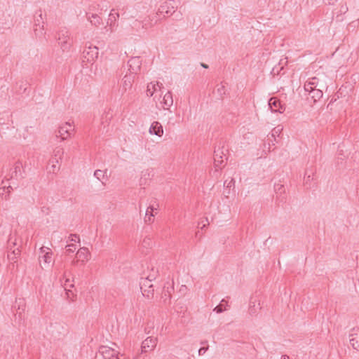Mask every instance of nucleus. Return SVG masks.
<instances>
[{
	"label": "nucleus",
	"instance_id": "nucleus-1",
	"mask_svg": "<svg viewBox=\"0 0 359 359\" xmlns=\"http://www.w3.org/2000/svg\"><path fill=\"white\" fill-rule=\"evenodd\" d=\"M34 27V31L36 36L38 38H43L45 36V32L44 21L41 11H39L36 13Z\"/></svg>",
	"mask_w": 359,
	"mask_h": 359
},
{
	"label": "nucleus",
	"instance_id": "nucleus-2",
	"mask_svg": "<svg viewBox=\"0 0 359 359\" xmlns=\"http://www.w3.org/2000/svg\"><path fill=\"white\" fill-rule=\"evenodd\" d=\"M58 41L61 48L63 50H68L72 43L69 31L66 28H62L58 32Z\"/></svg>",
	"mask_w": 359,
	"mask_h": 359
},
{
	"label": "nucleus",
	"instance_id": "nucleus-3",
	"mask_svg": "<svg viewBox=\"0 0 359 359\" xmlns=\"http://www.w3.org/2000/svg\"><path fill=\"white\" fill-rule=\"evenodd\" d=\"M98 48L95 46H86L82 55L83 62H93L98 57Z\"/></svg>",
	"mask_w": 359,
	"mask_h": 359
},
{
	"label": "nucleus",
	"instance_id": "nucleus-4",
	"mask_svg": "<svg viewBox=\"0 0 359 359\" xmlns=\"http://www.w3.org/2000/svg\"><path fill=\"white\" fill-rule=\"evenodd\" d=\"M151 280L144 278L140 282V289L143 296L151 298L154 295V286L151 284Z\"/></svg>",
	"mask_w": 359,
	"mask_h": 359
},
{
	"label": "nucleus",
	"instance_id": "nucleus-5",
	"mask_svg": "<svg viewBox=\"0 0 359 359\" xmlns=\"http://www.w3.org/2000/svg\"><path fill=\"white\" fill-rule=\"evenodd\" d=\"M99 353L104 359H120L118 351L107 346H102L99 348Z\"/></svg>",
	"mask_w": 359,
	"mask_h": 359
},
{
	"label": "nucleus",
	"instance_id": "nucleus-6",
	"mask_svg": "<svg viewBox=\"0 0 359 359\" xmlns=\"http://www.w3.org/2000/svg\"><path fill=\"white\" fill-rule=\"evenodd\" d=\"M74 130V126L69 122H66L59 127L57 137H60L62 140H65L70 137L72 131Z\"/></svg>",
	"mask_w": 359,
	"mask_h": 359
},
{
	"label": "nucleus",
	"instance_id": "nucleus-7",
	"mask_svg": "<svg viewBox=\"0 0 359 359\" xmlns=\"http://www.w3.org/2000/svg\"><path fill=\"white\" fill-rule=\"evenodd\" d=\"M175 4L173 0H167L160 6L158 12L160 14L172 15L175 13Z\"/></svg>",
	"mask_w": 359,
	"mask_h": 359
},
{
	"label": "nucleus",
	"instance_id": "nucleus-8",
	"mask_svg": "<svg viewBox=\"0 0 359 359\" xmlns=\"http://www.w3.org/2000/svg\"><path fill=\"white\" fill-rule=\"evenodd\" d=\"M128 65L129 67V74L135 75L137 74L138 72L140 70L142 60L139 57H133L128 60Z\"/></svg>",
	"mask_w": 359,
	"mask_h": 359
},
{
	"label": "nucleus",
	"instance_id": "nucleus-9",
	"mask_svg": "<svg viewBox=\"0 0 359 359\" xmlns=\"http://www.w3.org/2000/svg\"><path fill=\"white\" fill-rule=\"evenodd\" d=\"M24 177V169L22 163L20 161L16 162L11 170V179L20 180Z\"/></svg>",
	"mask_w": 359,
	"mask_h": 359
},
{
	"label": "nucleus",
	"instance_id": "nucleus-10",
	"mask_svg": "<svg viewBox=\"0 0 359 359\" xmlns=\"http://www.w3.org/2000/svg\"><path fill=\"white\" fill-rule=\"evenodd\" d=\"M159 12L150 14L147 18H145L142 22V28L148 29L155 25L159 20Z\"/></svg>",
	"mask_w": 359,
	"mask_h": 359
},
{
	"label": "nucleus",
	"instance_id": "nucleus-11",
	"mask_svg": "<svg viewBox=\"0 0 359 359\" xmlns=\"http://www.w3.org/2000/svg\"><path fill=\"white\" fill-rule=\"evenodd\" d=\"M76 257H78L79 259L77 261L73 260L72 262V264L73 265L76 264L78 261L85 262L89 260L90 258V252H89L87 248L83 247L78 250L76 252Z\"/></svg>",
	"mask_w": 359,
	"mask_h": 359
},
{
	"label": "nucleus",
	"instance_id": "nucleus-12",
	"mask_svg": "<svg viewBox=\"0 0 359 359\" xmlns=\"http://www.w3.org/2000/svg\"><path fill=\"white\" fill-rule=\"evenodd\" d=\"M53 252L51 250L48 248L43 246L40 248V260L42 259L44 264H50L53 262L52 258Z\"/></svg>",
	"mask_w": 359,
	"mask_h": 359
},
{
	"label": "nucleus",
	"instance_id": "nucleus-13",
	"mask_svg": "<svg viewBox=\"0 0 359 359\" xmlns=\"http://www.w3.org/2000/svg\"><path fill=\"white\" fill-rule=\"evenodd\" d=\"M157 344V339L154 337H147L142 343V351L148 352L149 351L153 350Z\"/></svg>",
	"mask_w": 359,
	"mask_h": 359
},
{
	"label": "nucleus",
	"instance_id": "nucleus-14",
	"mask_svg": "<svg viewBox=\"0 0 359 359\" xmlns=\"http://www.w3.org/2000/svg\"><path fill=\"white\" fill-rule=\"evenodd\" d=\"M135 75L131 74H126L122 79L121 83V89L123 92H126L127 90L130 89L134 81Z\"/></svg>",
	"mask_w": 359,
	"mask_h": 359
},
{
	"label": "nucleus",
	"instance_id": "nucleus-15",
	"mask_svg": "<svg viewBox=\"0 0 359 359\" xmlns=\"http://www.w3.org/2000/svg\"><path fill=\"white\" fill-rule=\"evenodd\" d=\"M268 104L272 112L283 113L285 111V107L281 104L280 100L275 97L270 98Z\"/></svg>",
	"mask_w": 359,
	"mask_h": 359
},
{
	"label": "nucleus",
	"instance_id": "nucleus-16",
	"mask_svg": "<svg viewBox=\"0 0 359 359\" xmlns=\"http://www.w3.org/2000/svg\"><path fill=\"white\" fill-rule=\"evenodd\" d=\"M162 108L165 110L170 111V107L173 104L172 95L170 91H168L163 97V100L161 102Z\"/></svg>",
	"mask_w": 359,
	"mask_h": 359
},
{
	"label": "nucleus",
	"instance_id": "nucleus-17",
	"mask_svg": "<svg viewBox=\"0 0 359 359\" xmlns=\"http://www.w3.org/2000/svg\"><path fill=\"white\" fill-rule=\"evenodd\" d=\"M149 132L151 135H155L161 137L163 134V130L161 124L158 121L151 123Z\"/></svg>",
	"mask_w": 359,
	"mask_h": 359
},
{
	"label": "nucleus",
	"instance_id": "nucleus-18",
	"mask_svg": "<svg viewBox=\"0 0 359 359\" xmlns=\"http://www.w3.org/2000/svg\"><path fill=\"white\" fill-rule=\"evenodd\" d=\"M317 87H322V85L320 84L319 79L316 77L310 79L304 84L305 90H311L313 88H317Z\"/></svg>",
	"mask_w": 359,
	"mask_h": 359
},
{
	"label": "nucleus",
	"instance_id": "nucleus-19",
	"mask_svg": "<svg viewBox=\"0 0 359 359\" xmlns=\"http://www.w3.org/2000/svg\"><path fill=\"white\" fill-rule=\"evenodd\" d=\"M163 88V84L159 82H151L147 85V95L149 97L153 96L154 93L157 91L158 88L161 90Z\"/></svg>",
	"mask_w": 359,
	"mask_h": 359
},
{
	"label": "nucleus",
	"instance_id": "nucleus-20",
	"mask_svg": "<svg viewBox=\"0 0 359 359\" xmlns=\"http://www.w3.org/2000/svg\"><path fill=\"white\" fill-rule=\"evenodd\" d=\"M88 20L95 26H99L102 23V18L97 14L87 13Z\"/></svg>",
	"mask_w": 359,
	"mask_h": 359
},
{
	"label": "nucleus",
	"instance_id": "nucleus-21",
	"mask_svg": "<svg viewBox=\"0 0 359 359\" xmlns=\"http://www.w3.org/2000/svg\"><path fill=\"white\" fill-rule=\"evenodd\" d=\"M309 93L311 97L313 100V102H316L317 100H320L323 97V90L320 88H313L311 90H306Z\"/></svg>",
	"mask_w": 359,
	"mask_h": 359
},
{
	"label": "nucleus",
	"instance_id": "nucleus-22",
	"mask_svg": "<svg viewBox=\"0 0 359 359\" xmlns=\"http://www.w3.org/2000/svg\"><path fill=\"white\" fill-rule=\"evenodd\" d=\"M20 250H19L18 248H14L13 249H12V248L11 247L10 250L8 251V253L7 255L8 259L10 261L15 262V259L20 255Z\"/></svg>",
	"mask_w": 359,
	"mask_h": 359
},
{
	"label": "nucleus",
	"instance_id": "nucleus-23",
	"mask_svg": "<svg viewBox=\"0 0 359 359\" xmlns=\"http://www.w3.org/2000/svg\"><path fill=\"white\" fill-rule=\"evenodd\" d=\"M113 11L114 10H111L108 19V25L110 26L111 30L115 26L117 19L119 18V14L118 13H114Z\"/></svg>",
	"mask_w": 359,
	"mask_h": 359
},
{
	"label": "nucleus",
	"instance_id": "nucleus-24",
	"mask_svg": "<svg viewBox=\"0 0 359 359\" xmlns=\"http://www.w3.org/2000/svg\"><path fill=\"white\" fill-rule=\"evenodd\" d=\"M15 308H17V310L19 311V314H21V311H24L25 309V302L24 299H18L15 302Z\"/></svg>",
	"mask_w": 359,
	"mask_h": 359
},
{
	"label": "nucleus",
	"instance_id": "nucleus-25",
	"mask_svg": "<svg viewBox=\"0 0 359 359\" xmlns=\"http://www.w3.org/2000/svg\"><path fill=\"white\" fill-rule=\"evenodd\" d=\"M226 306H227V302L224 299H222L220 304L215 307L213 311L216 312L217 313H222L226 309Z\"/></svg>",
	"mask_w": 359,
	"mask_h": 359
},
{
	"label": "nucleus",
	"instance_id": "nucleus-26",
	"mask_svg": "<svg viewBox=\"0 0 359 359\" xmlns=\"http://www.w3.org/2000/svg\"><path fill=\"white\" fill-rule=\"evenodd\" d=\"M53 154H54V157L55 158V162L56 163H59V160H61L62 159V156L64 154V150L62 148H60V147H57L54 151H53Z\"/></svg>",
	"mask_w": 359,
	"mask_h": 359
},
{
	"label": "nucleus",
	"instance_id": "nucleus-27",
	"mask_svg": "<svg viewBox=\"0 0 359 359\" xmlns=\"http://www.w3.org/2000/svg\"><path fill=\"white\" fill-rule=\"evenodd\" d=\"M1 187H0V195H4L6 190V192L10 193L11 190L13 189L12 187L9 184L7 185L4 181H2Z\"/></svg>",
	"mask_w": 359,
	"mask_h": 359
},
{
	"label": "nucleus",
	"instance_id": "nucleus-28",
	"mask_svg": "<svg viewBox=\"0 0 359 359\" xmlns=\"http://www.w3.org/2000/svg\"><path fill=\"white\" fill-rule=\"evenodd\" d=\"M158 270L155 269L154 267L151 268V273L147 276V279L152 281L156 279L158 275Z\"/></svg>",
	"mask_w": 359,
	"mask_h": 359
},
{
	"label": "nucleus",
	"instance_id": "nucleus-29",
	"mask_svg": "<svg viewBox=\"0 0 359 359\" xmlns=\"http://www.w3.org/2000/svg\"><path fill=\"white\" fill-rule=\"evenodd\" d=\"M283 128L280 126H278L274 128L271 131V137L274 138V141H276V136H278L281 133Z\"/></svg>",
	"mask_w": 359,
	"mask_h": 359
},
{
	"label": "nucleus",
	"instance_id": "nucleus-30",
	"mask_svg": "<svg viewBox=\"0 0 359 359\" xmlns=\"http://www.w3.org/2000/svg\"><path fill=\"white\" fill-rule=\"evenodd\" d=\"M66 276H67V272H66V271H65L63 272V277L65 278V283H62L64 288L65 289V287H67V289H69V287H73L74 285L70 283L69 279L67 278Z\"/></svg>",
	"mask_w": 359,
	"mask_h": 359
},
{
	"label": "nucleus",
	"instance_id": "nucleus-31",
	"mask_svg": "<svg viewBox=\"0 0 359 359\" xmlns=\"http://www.w3.org/2000/svg\"><path fill=\"white\" fill-rule=\"evenodd\" d=\"M358 337L350 338V343L354 349L358 350L359 348V341L357 339Z\"/></svg>",
	"mask_w": 359,
	"mask_h": 359
},
{
	"label": "nucleus",
	"instance_id": "nucleus-32",
	"mask_svg": "<svg viewBox=\"0 0 359 359\" xmlns=\"http://www.w3.org/2000/svg\"><path fill=\"white\" fill-rule=\"evenodd\" d=\"M274 189L276 193L278 194H282L285 192V188L284 186L280 184H276L274 185Z\"/></svg>",
	"mask_w": 359,
	"mask_h": 359
},
{
	"label": "nucleus",
	"instance_id": "nucleus-33",
	"mask_svg": "<svg viewBox=\"0 0 359 359\" xmlns=\"http://www.w3.org/2000/svg\"><path fill=\"white\" fill-rule=\"evenodd\" d=\"M104 173L101 170H96L94 172V176L99 180H101V177H104Z\"/></svg>",
	"mask_w": 359,
	"mask_h": 359
},
{
	"label": "nucleus",
	"instance_id": "nucleus-34",
	"mask_svg": "<svg viewBox=\"0 0 359 359\" xmlns=\"http://www.w3.org/2000/svg\"><path fill=\"white\" fill-rule=\"evenodd\" d=\"M217 93L219 95H222L223 94H225V87L223 85H221L217 87Z\"/></svg>",
	"mask_w": 359,
	"mask_h": 359
},
{
	"label": "nucleus",
	"instance_id": "nucleus-35",
	"mask_svg": "<svg viewBox=\"0 0 359 359\" xmlns=\"http://www.w3.org/2000/svg\"><path fill=\"white\" fill-rule=\"evenodd\" d=\"M65 291H66V294H67V299L73 301L72 291L70 289H67V287H65Z\"/></svg>",
	"mask_w": 359,
	"mask_h": 359
},
{
	"label": "nucleus",
	"instance_id": "nucleus-36",
	"mask_svg": "<svg viewBox=\"0 0 359 359\" xmlns=\"http://www.w3.org/2000/svg\"><path fill=\"white\" fill-rule=\"evenodd\" d=\"M67 251L69 252H73L76 250V245L74 244H69L66 246Z\"/></svg>",
	"mask_w": 359,
	"mask_h": 359
},
{
	"label": "nucleus",
	"instance_id": "nucleus-37",
	"mask_svg": "<svg viewBox=\"0 0 359 359\" xmlns=\"http://www.w3.org/2000/svg\"><path fill=\"white\" fill-rule=\"evenodd\" d=\"M69 241L72 242H79V237L76 234H71L69 236Z\"/></svg>",
	"mask_w": 359,
	"mask_h": 359
},
{
	"label": "nucleus",
	"instance_id": "nucleus-38",
	"mask_svg": "<svg viewBox=\"0 0 359 359\" xmlns=\"http://www.w3.org/2000/svg\"><path fill=\"white\" fill-rule=\"evenodd\" d=\"M208 348H209L208 346H207L206 347H201L198 350V355H203L208 350Z\"/></svg>",
	"mask_w": 359,
	"mask_h": 359
},
{
	"label": "nucleus",
	"instance_id": "nucleus-39",
	"mask_svg": "<svg viewBox=\"0 0 359 359\" xmlns=\"http://www.w3.org/2000/svg\"><path fill=\"white\" fill-rule=\"evenodd\" d=\"M149 210L153 212L154 210H157V208L154 207V205H149L147 209L146 216L149 215Z\"/></svg>",
	"mask_w": 359,
	"mask_h": 359
},
{
	"label": "nucleus",
	"instance_id": "nucleus-40",
	"mask_svg": "<svg viewBox=\"0 0 359 359\" xmlns=\"http://www.w3.org/2000/svg\"><path fill=\"white\" fill-rule=\"evenodd\" d=\"M154 216V215L153 213H151L149 215H148L147 216L145 217V221L146 222H152V217Z\"/></svg>",
	"mask_w": 359,
	"mask_h": 359
},
{
	"label": "nucleus",
	"instance_id": "nucleus-41",
	"mask_svg": "<svg viewBox=\"0 0 359 359\" xmlns=\"http://www.w3.org/2000/svg\"><path fill=\"white\" fill-rule=\"evenodd\" d=\"M215 153H216V151H215ZM218 156V154H215V165L216 166H219V165L222 163V161H220L219 159H217V157Z\"/></svg>",
	"mask_w": 359,
	"mask_h": 359
},
{
	"label": "nucleus",
	"instance_id": "nucleus-42",
	"mask_svg": "<svg viewBox=\"0 0 359 359\" xmlns=\"http://www.w3.org/2000/svg\"><path fill=\"white\" fill-rule=\"evenodd\" d=\"M50 162H51V163H52V167H53V171H54V170H55V167H56V165H55V164L57 163L55 162V158H53L50 160Z\"/></svg>",
	"mask_w": 359,
	"mask_h": 359
},
{
	"label": "nucleus",
	"instance_id": "nucleus-43",
	"mask_svg": "<svg viewBox=\"0 0 359 359\" xmlns=\"http://www.w3.org/2000/svg\"><path fill=\"white\" fill-rule=\"evenodd\" d=\"M233 183H234V180H233V179H231V180L229 181V182H228V183H227V182H226V181H225L224 184V185H226V187H231V184H233Z\"/></svg>",
	"mask_w": 359,
	"mask_h": 359
},
{
	"label": "nucleus",
	"instance_id": "nucleus-44",
	"mask_svg": "<svg viewBox=\"0 0 359 359\" xmlns=\"http://www.w3.org/2000/svg\"><path fill=\"white\" fill-rule=\"evenodd\" d=\"M62 264H60V265H57V267H56V270L57 271L58 273H61V271H62Z\"/></svg>",
	"mask_w": 359,
	"mask_h": 359
},
{
	"label": "nucleus",
	"instance_id": "nucleus-45",
	"mask_svg": "<svg viewBox=\"0 0 359 359\" xmlns=\"http://www.w3.org/2000/svg\"><path fill=\"white\" fill-rule=\"evenodd\" d=\"M253 308H255V304H254L253 306H250V312L251 313H255V309H252Z\"/></svg>",
	"mask_w": 359,
	"mask_h": 359
},
{
	"label": "nucleus",
	"instance_id": "nucleus-46",
	"mask_svg": "<svg viewBox=\"0 0 359 359\" xmlns=\"http://www.w3.org/2000/svg\"><path fill=\"white\" fill-rule=\"evenodd\" d=\"M305 177H306V182L311 180V175H308L307 172L306 173Z\"/></svg>",
	"mask_w": 359,
	"mask_h": 359
},
{
	"label": "nucleus",
	"instance_id": "nucleus-47",
	"mask_svg": "<svg viewBox=\"0 0 359 359\" xmlns=\"http://www.w3.org/2000/svg\"><path fill=\"white\" fill-rule=\"evenodd\" d=\"M280 359H290L289 356L287 355H284L281 357Z\"/></svg>",
	"mask_w": 359,
	"mask_h": 359
},
{
	"label": "nucleus",
	"instance_id": "nucleus-48",
	"mask_svg": "<svg viewBox=\"0 0 359 359\" xmlns=\"http://www.w3.org/2000/svg\"><path fill=\"white\" fill-rule=\"evenodd\" d=\"M11 243L13 244V247H15L16 245V243L15 241L13 242H11V241H9V245H11Z\"/></svg>",
	"mask_w": 359,
	"mask_h": 359
},
{
	"label": "nucleus",
	"instance_id": "nucleus-49",
	"mask_svg": "<svg viewBox=\"0 0 359 359\" xmlns=\"http://www.w3.org/2000/svg\"><path fill=\"white\" fill-rule=\"evenodd\" d=\"M201 66H202L203 68H205V69L208 67V66L207 65L203 64V63H202V64H201Z\"/></svg>",
	"mask_w": 359,
	"mask_h": 359
},
{
	"label": "nucleus",
	"instance_id": "nucleus-50",
	"mask_svg": "<svg viewBox=\"0 0 359 359\" xmlns=\"http://www.w3.org/2000/svg\"><path fill=\"white\" fill-rule=\"evenodd\" d=\"M206 343H207V341H201V344H205Z\"/></svg>",
	"mask_w": 359,
	"mask_h": 359
},
{
	"label": "nucleus",
	"instance_id": "nucleus-51",
	"mask_svg": "<svg viewBox=\"0 0 359 359\" xmlns=\"http://www.w3.org/2000/svg\"><path fill=\"white\" fill-rule=\"evenodd\" d=\"M152 213V211H151L150 210H149V215Z\"/></svg>",
	"mask_w": 359,
	"mask_h": 359
},
{
	"label": "nucleus",
	"instance_id": "nucleus-52",
	"mask_svg": "<svg viewBox=\"0 0 359 359\" xmlns=\"http://www.w3.org/2000/svg\"><path fill=\"white\" fill-rule=\"evenodd\" d=\"M205 224H204L203 225V226L201 227V229H203V227H205Z\"/></svg>",
	"mask_w": 359,
	"mask_h": 359
}]
</instances>
